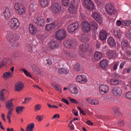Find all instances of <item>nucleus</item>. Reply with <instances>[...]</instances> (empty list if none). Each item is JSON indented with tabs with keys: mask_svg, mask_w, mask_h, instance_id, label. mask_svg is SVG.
Instances as JSON below:
<instances>
[{
	"mask_svg": "<svg viewBox=\"0 0 131 131\" xmlns=\"http://www.w3.org/2000/svg\"><path fill=\"white\" fill-rule=\"evenodd\" d=\"M6 39L9 41L12 47H16L17 40L20 39V35L19 34H13L12 32L8 31L6 34Z\"/></svg>",
	"mask_w": 131,
	"mask_h": 131,
	"instance_id": "nucleus-1",
	"label": "nucleus"
},
{
	"mask_svg": "<svg viewBox=\"0 0 131 131\" xmlns=\"http://www.w3.org/2000/svg\"><path fill=\"white\" fill-rule=\"evenodd\" d=\"M9 26L13 30H17L20 27V23L16 18H12L9 20Z\"/></svg>",
	"mask_w": 131,
	"mask_h": 131,
	"instance_id": "nucleus-2",
	"label": "nucleus"
},
{
	"mask_svg": "<svg viewBox=\"0 0 131 131\" xmlns=\"http://www.w3.org/2000/svg\"><path fill=\"white\" fill-rule=\"evenodd\" d=\"M14 9L18 15H23L26 12L25 7L19 3H16L15 4Z\"/></svg>",
	"mask_w": 131,
	"mask_h": 131,
	"instance_id": "nucleus-3",
	"label": "nucleus"
},
{
	"mask_svg": "<svg viewBox=\"0 0 131 131\" xmlns=\"http://www.w3.org/2000/svg\"><path fill=\"white\" fill-rule=\"evenodd\" d=\"M66 31L64 29H60L55 33V37L58 40H63L66 37Z\"/></svg>",
	"mask_w": 131,
	"mask_h": 131,
	"instance_id": "nucleus-4",
	"label": "nucleus"
},
{
	"mask_svg": "<svg viewBox=\"0 0 131 131\" xmlns=\"http://www.w3.org/2000/svg\"><path fill=\"white\" fill-rule=\"evenodd\" d=\"M109 91H110V87H109L108 85L102 84L99 87V93L102 96L106 95V94H108Z\"/></svg>",
	"mask_w": 131,
	"mask_h": 131,
	"instance_id": "nucleus-5",
	"label": "nucleus"
},
{
	"mask_svg": "<svg viewBox=\"0 0 131 131\" xmlns=\"http://www.w3.org/2000/svg\"><path fill=\"white\" fill-rule=\"evenodd\" d=\"M105 9L106 13L108 15H113L115 13V8L114 5L111 3H107L105 6Z\"/></svg>",
	"mask_w": 131,
	"mask_h": 131,
	"instance_id": "nucleus-6",
	"label": "nucleus"
},
{
	"mask_svg": "<svg viewBox=\"0 0 131 131\" xmlns=\"http://www.w3.org/2000/svg\"><path fill=\"white\" fill-rule=\"evenodd\" d=\"M88 77L84 75H78L76 78V81L79 83L84 84L88 82Z\"/></svg>",
	"mask_w": 131,
	"mask_h": 131,
	"instance_id": "nucleus-7",
	"label": "nucleus"
},
{
	"mask_svg": "<svg viewBox=\"0 0 131 131\" xmlns=\"http://www.w3.org/2000/svg\"><path fill=\"white\" fill-rule=\"evenodd\" d=\"M51 10L54 14H58L61 11V5L58 3H54L51 6Z\"/></svg>",
	"mask_w": 131,
	"mask_h": 131,
	"instance_id": "nucleus-8",
	"label": "nucleus"
},
{
	"mask_svg": "<svg viewBox=\"0 0 131 131\" xmlns=\"http://www.w3.org/2000/svg\"><path fill=\"white\" fill-rule=\"evenodd\" d=\"M83 4L85 6V8L88 10H93L95 9V4L92 0H84Z\"/></svg>",
	"mask_w": 131,
	"mask_h": 131,
	"instance_id": "nucleus-9",
	"label": "nucleus"
},
{
	"mask_svg": "<svg viewBox=\"0 0 131 131\" xmlns=\"http://www.w3.org/2000/svg\"><path fill=\"white\" fill-rule=\"evenodd\" d=\"M79 27V24L78 23H75L69 25L68 27V31L70 33H73L75 30H77Z\"/></svg>",
	"mask_w": 131,
	"mask_h": 131,
	"instance_id": "nucleus-10",
	"label": "nucleus"
},
{
	"mask_svg": "<svg viewBox=\"0 0 131 131\" xmlns=\"http://www.w3.org/2000/svg\"><path fill=\"white\" fill-rule=\"evenodd\" d=\"M12 15L13 13L11 11V9L9 8H6L2 13V15L4 17L6 20H9V19L12 17Z\"/></svg>",
	"mask_w": 131,
	"mask_h": 131,
	"instance_id": "nucleus-11",
	"label": "nucleus"
},
{
	"mask_svg": "<svg viewBox=\"0 0 131 131\" xmlns=\"http://www.w3.org/2000/svg\"><path fill=\"white\" fill-rule=\"evenodd\" d=\"M35 24L38 25L40 27H43L45 26V19L41 16L37 17L34 20Z\"/></svg>",
	"mask_w": 131,
	"mask_h": 131,
	"instance_id": "nucleus-12",
	"label": "nucleus"
},
{
	"mask_svg": "<svg viewBox=\"0 0 131 131\" xmlns=\"http://www.w3.org/2000/svg\"><path fill=\"white\" fill-rule=\"evenodd\" d=\"M93 18L97 21L100 24H102L103 23V17L100 15L99 13L97 12H94L93 14Z\"/></svg>",
	"mask_w": 131,
	"mask_h": 131,
	"instance_id": "nucleus-13",
	"label": "nucleus"
},
{
	"mask_svg": "<svg viewBox=\"0 0 131 131\" xmlns=\"http://www.w3.org/2000/svg\"><path fill=\"white\" fill-rule=\"evenodd\" d=\"M82 29L84 32H90L92 29L91 24L86 21L83 22L82 23Z\"/></svg>",
	"mask_w": 131,
	"mask_h": 131,
	"instance_id": "nucleus-14",
	"label": "nucleus"
},
{
	"mask_svg": "<svg viewBox=\"0 0 131 131\" xmlns=\"http://www.w3.org/2000/svg\"><path fill=\"white\" fill-rule=\"evenodd\" d=\"M112 94L116 97H120L122 95V90L120 87H115L112 90Z\"/></svg>",
	"mask_w": 131,
	"mask_h": 131,
	"instance_id": "nucleus-15",
	"label": "nucleus"
},
{
	"mask_svg": "<svg viewBox=\"0 0 131 131\" xmlns=\"http://www.w3.org/2000/svg\"><path fill=\"white\" fill-rule=\"evenodd\" d=\"M69 91L73 95H78L79 91L77 86L75 84H71L69 86Z\"/></svg>",
	"mask_w": 131,
	"mask_h": 131,
	"instance_id": "nucleus-16",
	"label": "nucleus"
},
{
	"mask_svg": "<svg viewBox=\"0 0 131 131\" xmlns=\"http://www.w3.org/2000/svg\"><path fill=\"white\" fill-rule=\"evenodd\" d=\"M86 102L90 104V105H92L93 106H95L96 105H99V100L97 99H93L92 98L89 97L86 98Z\"/></svg>",
	"mask_w": 131,
	"mask_h": 131,
	"instance_id": "nucleus-17",
	"label": "nucleus"
},
{
	"mask_svg": "<svg viewBox=\"0 0 131 131\" xmlns=\"http://www.w3.org/2000/svg\"><path fill=\"white\" fill-rule=\"evenodd\" d=\"M24 89V84L21 82H17L15 84L14 90L16 92H21Z\"/></svg>",
	"mask_w": 131,
	"mask_h": 131,
	"instance_id": "nucleus-18",
	"label": "nucleus"
},
{
	"mask_svg": "<svg viewBox=\"0 0 131 131\" xmlns=\"http://www.w3.org/2000/svg\"><path fill=\"white\" fill-rule=\"evenodd\" d=\"M78 7L77 6L75 5H71V6L69 8V12L70 14L72 15H74L77 14Z\"/></svg>",
	"mask_w": 131,
	"mask_h": 131,
	"instance_id": "nucleus-19",
	"label": "nucleus"
},
{
	"mask_svg": "<svg viewBox=\"0 0 131 131\" xmlns=\"http://www.w3.org/2000/svg\"><path fill=\"white\" fill-rule=\"evenodd\" d=\"M107 82L111 85H117L120 83V80L117 79H109L107 80Z\"/></svg>",
	"mask_w": 131,
	"mask_h": 131,
	"instance_id": "nucleus-20",
	"label": "nucleus"
},
{
	"mask_svg": "<svg viewBox=\"0 0 131 131\" xmlns=\"http://www.w3.org/2000/svg\"><path fill=\"white\" fill-rule=\"evenodd\" d=\"M29 29L31 34H35L37 32V28L33 24H30L29 26Z\"/></svg>",
	"mask_w": 131,
	"mask_h": 131,
	"instance_id": "nucleus-21",
	"label": "nucleus"
},
{
	"mask_svg": "<svg viewBox=\"0 0 131 131\" xmlns=\"http://www.w3.org/2000/svg\"><path fill=\"white\" fill-rule=\"evenodd\" d=\"M107 56L108 59H114V58H116V56H117V53L116 52L113 50H110L107 53Z\"/></svg>",
	"mask_w": 131,
	"mask_h": 131,
	"instance_id": "nucleus-22",
	"label": "nucleus"
},
{
	"mask_svg": "<svg viewBox=\"0 0 131 131\" xmlns=\"http://www.w3.org/2000/svg\"><path fill=\"white\" fill-rule=\"evenodd\" d=\"M99 37L101 40H106L107 39V32L102 30L99 33Z\"/></svg>",
	"mask_w": 131,
	"mask_h": 131,
	"instance_id": "nucleus-23",
	"label": "nucleus"
},
{
	"mask_svg": "<svg viewBox=\"0 0 131 131\" xmlns=\"http://www.w3.org/2000/svg\"><path fill=\"white\" fill-rule=\"evenodd\" d=\"M49 47L51 49H56L59 47V43L55 40H52L49 43Z\"/></svg>",
	"mask_w": 131,
	"mask_h": 131,
	"instance_id": "nucleus-24",
	"label": "nucleus"
},
{
	"mask_svg": "<svg viewBox=\"0 0 131 131\" xmlns=\"http://www.w3.org/2000/svg\"><path fill=\"white\" fill-rule=\"evenodd\" d=\"M103 57V53L101 52H96L94 54V59L95 61H100Z\"/></svg>",
	"mask_w": 131,
	"mask_h": 131,
	"instance_id": "nucleus-25",
	"label": "nucleus"
},
{
	"mask_svg": "<svg viewBox=\"0 0 131 131\" xmlns=\"http://www.w3.org/2000/svg\"><path fill=\"white\" fill-rule=\"evenodd\" d=\"M63 44L66 48H67V49H70V48H72V46H73V43L70 39L66 40L63 42Z\"/></svg>",
	"mask_w": 131,
	"mask_h": 131,
	"instance_id": "nucleus-26",
	"label": "nucleus"
},
{
	"mask_svg": "<svg viewBox=\"0 0 131 131\" xmlns=\"http://www.w3.org/2000/svg\"><path fill=\"white\" fill-rule=\"evenodd\" d=\"M79 39L82 41V42H88L90 40V39L88 38V35L85 34H81L79 36Z\"/></svg>",
	"mask_w": 131,
	"mask_h": 131,
	"instance_id": "nucleus-27",
	"label": "nucleus"
},
{
	"mask_svg": "<svg viewBox=\"0 0 131 131\" xmlns=\"http://www.w3.org/2000/svg\"><path fill=\"white\" fill-rule=\"evenodd\" d=\"M90 25L93 30H94L95 31H97V30H98L99 25L95 20H92L90 23Z\"/></svg>",
	"mask_w": 131,
	"mask_h": 131,
	"instance_id": "nucleus-28",
	"label": "nucleus"
},
{
	"mask_svg": "<svg viewBox=\"0 0 131 131\" xmlns=\"http://www.w3.org/2000/svg\"><path fill=\"white\" fill-rule=\"evenodd\" d=\"M108 60L107 59H103L100 62V66L102 67V68L105 69L108 67Z\"/></svg>",
	"mask_w": 131,
	"mask_h": 131,
	"instance_id": "nucleus-29",
	"label": "nucleus"
},
{
	"mask_svg": "<svg viewBox=\"0 0 131 131\" xmlns=\"http://www.w3.org/2000/svg\"><path fill=\"white\" fill-rule=\"evenodd\" d=\"M3 77L4 79H8V78L13 77V73L11 72H6L4 73Z\"/></svg>",
	"mask_w": 131,
	"mask_h": 131,
	"instance_id": "nucleus-30",
	"label": "nucleus"
},
{
	"mask_svg": "<svg viewBox=\"0 0 131 131\" xmlns=\"http://www.w3.org/2000/svg\"><path fill=\"white\" fill-rule=\"evenodd\" d=\"M59 74H68L69 73V69L67 68H60L58 70Z\"/></svg>",
	"mask_w": 131,
	"mask_h": 131,
	"instance_id": "nucleus-31",
	"label": "nucleus"
},
{
	"mask_svg": "<svg viewBox=\"0 0 131 131\" xmlns=\"http://www.w3.org/2000/svg\"><path fill=\"white\" fill-rule=\"evenodd\" d=\"M32 71H33L34 73H36V74H40V69H39L36 65L33 64V66H32Z\"/></svg>",
	"mask_w": 131,
	"mask_h": 131,
	"instance_id": "nucleus-32",
	"label": "nucleus"
},
{
	"mask_svg": "<svg viewBox=\"0 0 131 131\" xmlns=\"http://www.w3.org/2000/svg\"><path fill=\"white\" fill-rule=\"evenodd\" d=\"M55 28V24L54 23L50 24L46 26L47 31H51L54 30Z\"/></svg>",
	"mask_w": 131,
	"mask_h": 131,
	"instance_id": "nucleus-33",
	"label": "nucleus"
},
{
	"mask_svg": "<svg viewBox=\"0 0 131 131\" xmlns=\"http://www.w3.org/2000/svg\"><path fill=\"white\" fill-rule=\"evenodd\" d=\"M108 43L112 47H115L116 46V42L115 40L112 37H110L107 39Z\"/></svg>",
	"mask_w": 131,
	"mask_h": 131,
	"instance_id": "nucleus-34",
	"label": "nucleus"
},
{
	"mask_svg": "<svg viewBox=\"0 0 131 131\" xmlns=\"http://www.w3.org/2000/svg\"><path fill=\"white\" fill-rule=\"evenodd\" d=\"M12 100H8L6 102V108L8 110H10V109H13V106L14 105L13 104V102H12Z\"/></svg>",
	"mask_w": 131,
	"mask_h": 131,
	"instance_id": "nucleus-35",
	"label": "nucleus"
},
{
	"mask_svg": "<svg viewBox=\"0 0 131 131\" xmlns=\"http://www.w3.org/2000/svg\"><path fill=\"white\" fill-rule=\"evenodd\" d=\"M88 47H89L88 45L84 43L83 45H80V50L81 52L84 53V52H86L88 51Z\"/></svg>",
	"mask_w": 131,
	"mask_h": 131,
	"instance_id": "nucleus-36",
	"label": "nucleus"
},
{
	"mask_svg": "<svg viewBox=\"0 0 131 131\" xmlns=\"http://www.w3.org/2000/svg\"><path fill=\"white\" fill-rule=\"evenodd\" d=\"M52 85L55 89L56 91L57 92H59V93H62V88H61V86L59 84L51 83Z\"/></svg>",
	"mask_w": 131,
	"mask_h": 131,
	"instance_id": "nucleus-37",
	"label": "nucleus"
},
{
	"mask_svg": "<svg viewBox=\"0 0 131 131\" xmlns=\"http://www.w3.org/2000/svg\"><path fill=\"white\" fill-rule=\"evenodd\" d=\"M39 2L42 8H45L49 4V0H39Z\"/></svg>",
	"mask_w": 131,
	"mask_h": 131,
	"instance_id": "nucleus-38",
	"label": "nucleus"
},
{
	"mask_svg": "<svg viewBox=\"0 0 131 131\" xmlns=\"http://www.w3.org/2000/svg\"><path fill=\"white\" fill-rule=\"evenodd\" d=\"M2 63L4 66V65H6V64H11L12 59H11L10 58H4L2 60Z\"/></svg>",
	"mask_w": 131,
	"mask_h": 131,
	"instance_id": "nucleus-39",
	"label": "nucleus"
},
{
	"mask_svg": "<svg viewBox=\"0 0 131 131\" xmlns=\"http://www.w3.org/2000/svg\"><path fill=\"white\" fill-rule=\"evenodd\" d=\"M24 109H25V107H24L23 106L16 107V113H17V114H21V113L23 112V110H24Z\"/></svg>",
	"mask_w": 131,
	"mask_h": 131,
	"instance_id": "nucleus-40",
	"label": "nucleus"
},
{
	"mask_svg": "<svg viewBox=\"0 0 131 131\" xmlns=\"http://www.w3.org/2000/svg\"><path fill=\"white\" fill-rule=\"evenodd\" d=\"M21 71H23L24 74L27 76L28 77H30V78H32V76L31 74L28 72V71L26 70L24 68L20 69Z\"/></svg>",
	"mask_w": 131,
	"mask_h": 131,
	"instance_id": "nucleus-41",
	"label": "nucleus"
},
{
	"mask_svg": "<svg viewBox=\"0 0 131 131\" xmlns=\"http://www.w3.org/2000/svg\"><path fill=\"white\" fill-rule=\"evenodd\" d=\"M114 35L117 38H120L121 37V32L120 30L117 29L114 31Z\"/></svg>",
	"mask_w": 131,
	"mask_h": 131,
	"instance_id": "nucleus-42",
	"label": "nucleus"
},
{
	"mask_svg": "<svg viewBox=\"0 0 131 131\" xmlns=\"http://www.w3.org/2000/svg\"><path fill=\"white\" fill-rule=\"evenodd\" d=\"M73 69L75 72H79L80 71V64L76 63L73 67Z\"/></svg>",
	"mask_w": 131,
	"mask_h": 131,
	"instance_id": "nucleus-43",
	"label": "nucleus"
},
{
	"mask_svg": "<svg viewBox=\"0 0 131 131\" xmlns=\"http://www.w3.org/2000/svg\"><path fill=\"white\" fill-rule=\"evenodd\" d=\"M130 24H131L130 20H123L122 21V25H123L124 26H126V27H128V26H130Z\"/></svg>",
	"mask_w": 131,
	"mask_h": 131,
	"instance_id": "nucleus-44",
	"label": "nucleus"
},
{
	"mask_svg": "<svg viewBox=\"0 0 131 131\" xmlns=\"http://www.w3.org/2000/svg\"><path fill=\"white\" fill-rule=\"evenodd\" d=\"M36 10V7L34 5V4H31L30 5L29 7V11L30 12H34Z\"/></svg>",
	"mask_w": 131,
	"mask_h": 131,
	"instance_id": "nucleus-45",
	"label": "nucleus"
},
{
	"mask_svg": "<svg viewBox=\"0 0 131 131\" xmlns=\"http://www.w3.org/2000/svg\"><path fill=\"white\" fill-rule=\"evenodd\" d=\"M121 47L123 48V49H124V48H127L128 47V42L126 40H124L121 42Z\"/></svg>",
	"mask_w": 131,
	"mask_h": 131,
	"instance_id": "nucleus-46",
	"label": "nucleus"
},
{
	"mask_svg": "<svg viewBox=\"0 0 131 131\" xmlns=\"http://www.w3.org/2000/svg\"><path fill=\"white\" fill-rule=\"evenodd\" d=\"M61 4L64 7H69L70 1L69 0H61Z\"/></svg>",
	"mask_w": 131,
	"mask_h": 131,
	"instance_id": "nucleus-47",
	"label": "nucleus"
},
{
	"mask_svg": "<svg viewBox=\"0 0 131 131\" xmlns=\"http://www.w3.org/2000/svg\"><path fill=\"white\" fill-rule=\"evenodd\" d=\"M34 126H35L34 123H31L30 124L28 125L26 129H28V130H33Z\"/></svg>",
	"mask_w": 131,
	"mask_h": 131,
	"instance_id": "nucleus-48",
	"label": "nucleus"
},
{
	"mask_svg": "<svg viewBox=\"0 0 131 131\" xmlns=\"http://www.w3.org/2000/svg\"><path fill=\"white\" fill-rule=\"evenodd\" d=\"M66 56L68 59H70V58L73 57V53L70 51H67L66 52Z\"/></svg>",
	"mask_w": 131,
	"mask_h": 131,
	"instance_id": "nucleus-49",
	"label": "nucleus"
},
{
	"mask_svg": "<svg viewBox=\"0 0 131 131\" xmlns=\"http://www.w3.org/2000/svg\"><path fill=\"white\" fill-rule=\"evenodd\" d=\"M5 89L2 90L0 91V100L1 101H4L5 100V96H4V92H5Z\"/></svg>",
	"mask_w": 131,
	"mask_h": 131,
	"instance_id": "nucleus-50",
	"label": "nucleus"
},
{
	"mask_svg": "<svg viewBox=\"0 0 131 131\" xmlns=\"http://www.w3.org/2000/svg\"><path fill=\"white\" fill-rule=\"evenodd\" d=\"M113 111L116 116H118L120 115V113L119 112V110L117 108H115L113 110Z\"/></svg>",
	"mask_w": 131,
	"mask_h": 131,
	"instance_id": "nucleus-51",
	"label": "nucleus"
},
{
	"mask_svg": "<svg viewBox=\"0 0 131 131\" xmlns=\"http://www.w3.org/2000/svg\"><path fill=\"white\" fill-rule=\"evenodd\" d=\"M41 109V105L40 104H36L34 107L35 111H39Z\"/></svg>",
	"mask_w": 131,
	"mask_h": 131,
	"instance_id": "nucleus-52",
	"label": "nucleus"
},
{
	"mask_svg": "<svg viewBox=\"0 0 131 131\" xmlns=\"http://www.w3.org/2000/svg\"><path fill=\"white\" fill-rule=\"evenodd\" d=\"M8 110L9 111L7 112V117H11V116H12V114H13V111L14 110V109L10 108V110Z\"/></svg>",
	"mask_w": 131,
	"mask_h": 131,
	"instance_id": "nucleus-53",
	"label": "nucleus"
},
{
	"mask_svg": "<svg viewBox=\"0 0 131 131\" xmlns=\"http://www.w3.org/2000/svg\"><path fill=\"white\" fill-rule=\"evenodd\" d=\"M112 76L114 78H119L120 77V75L116 73H113L112 74Z\"/></svg>",
	"mask_w": 131,
	"mask_h": 131,
	"instance_id": "nucleus-54",
	"label": "nucleus"
},
{
	"mask_svg": "<svg viewBox=\"0 0 131 131\" xmlns=\"http://www.w3.org/2000/svg\"><path fill=\"white\" fill-rule=\"evenodd\" d=\"M26 48L28 52H32V47L31 45H30V44H27Z\"/></svg>",
	"mask_w": 131,
	"mask_h": 131,
	"instance_id": "nucleus-55",
	"label": "nucleus"
},
{
	"mask_svg": "<svg viewBox=\"0 0 131 131\" xmlns=\"http://www.w3.org/2000/svg\"><path fill=\"white\" fill-rule=\"evenodd\" d=\"M69 99L70 100V102H71V103H73V104H78V102L77 101L76 99L71 98L70 97L69 98Z\"/></svg>",
	"mask_w": 131,
	"mask_h": 131,
	"instance_id": "nucleus-56",
	"label": "nucleus"
},
{
	"mask_svg": "<svg viewBox=\"0 0 131 131\" xmlns=\"http://www.w3.org/2000/svg\"><path fill=\"white\" fill-rule=\"evenodd\" d=\"M77 109H78V110H79L80 113L82 114V115H86V113H85V112H84L83 110H82V109H81V108L78 107H77Z\"/></svg>",
	"mask_w": 131,
	"mask_h": 131,
	"instance_id": "nucleus-57",
	"label": "nucleus"
},
{
	"mask_svg": "<svg viewBox=\"0 0 131 131\" xmlns=\"http://www.w3.org/2000/svg\"><path fill=\"white\" fill-rule=\"evenodd\" d=\"M126 99H128V100H131V91L128 92L126 94Z\"/></svg>",
	"mask_w": 131,
	"mask_h": 131,
	"instance_id": "nucleus-58",
	"label": "nucleus"
},
{
	"mask_svg": "<svg viewBox=\"0 0 131 131\" xmlns=\"http://www.w3.org/2000/svg\"><path fill=\"white\" fill-rule=\"evenodd\" d=\"M36 119L38 120L39 122L41 121L43 119V115L39 116L38 115L36 116Z\"/></svg>",
	"mask_w": 131,
	"mask_h": 131,
	"instance_id": "nucleus-59",
	"label": "nucleus"
},
{
	"mask_svg": "<svg viewBox=\"0 0 131 131\" xmlns=\"http://www.w3.org/2000/svg\"><path fill=\"white\" fill-rule=\"evenodd\" d=\"M118 125L119 126H123L124 125V122L123 120H120L118 122Z\"/></svg>",
	"mask_w": 131,
	"mask_h": 131,
	"instance_id": "nucleus-60",
	"label": "nucleus"
},
{
	"mask_svg": "<svg viewBox=\"0 0 131 131\" xmlns=\"http://www.w3.org/2000/svg\"><path fill=\"white\" fill-rule=\"evenodd\" d=\"M126 64V61H124L123 62H122L120 64V68L121 69H123V67H124V64Z\"/></svg>",
	"mask_w": 131,
	"mask_h": 131,
	"instance_id": "nucleus-61",
	"label": "nucleus"
},
{
	"mask_svg": "<svg viewBox=\"0 0 131 131\" xmlns=\"http://www.w3.org/2000/svg\"><path fill=\"white\" fill-rule=\"evenodd\" d=\"M119 64L117 62H116L114 63V67H113V70H117V68L119 66Z\"/></svg>",
	"mask_w": 131,
	"mask_h": 131,
	"instance_id": "nucleus-62",
	"label": "nucleus"
},
{
	"mask_svg": "<svg viewBox=\"0 0 131 131\" xmlns=\"http://www.w3.org/2000/svg\"><path fill=\"white\" fill-rule=\"evenodd\" d=\"M62 102H63V103H64L65 104H67V105H69V101H68V100H67V99L62 98Z\"/></svg>",
	"mask_w": 131,
	"mask_h": 131,
	"instance_id": "nucleus-63",
	"label": "nucleus"
},
{
	"mask_svg": "<svg viewBox=\"0 0 131 131\" xmlns=\"http://www.w3.org/2000/svg\"><path fill=\"white\" fill-rule=\"evenodd\" d=\"M117 26H120V25H122V21L121 20H118L116 22Z\"/></svg>",
	"mask_w": 131,
	"mask_h": 131,
	"instance_id": "nucleus-64",
	"label": "nucleus"
}]
</instances>
